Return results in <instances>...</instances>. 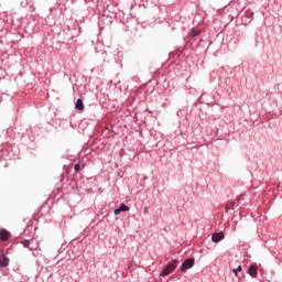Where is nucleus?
<instances>
[{
  "mask_svg": "<svg viewBox=\"0 0 282 282\" xmlns=\"http://www.w3.org/2000/svg\"><path fill=\"white\" fill-rule=\"evenodd\" d=\"M10 239V231L8 229H0V241H8Z\"/></svg>",
  "mask_w": 282,
  "mask_h": 282,
  "instance_id": "20e7f679",
  "label": "nucleus"
},
{
  "mask_svg": "<svg viewBox=\"0 0 282 282\" xmlns=\"http://www.w3.org/2000/svg\"><path fill=\"white\" fill-rule=\"evenodd\" d=\"M199 34H200V32L197 31V30H195V28H193V29L191 30V32H189V36H191L192 39H195V36H199Z\"/></svg>",
  "mask_w": 282,
  "mask_h": 282,
  "instance_id": "1a4fd4ad",
  "label": "nucleus"
},
{
  "mask_svg": "<svg viewBox=\"0 0 282 282\" xmlns=\"http://www.w3.org/2000/svg\"><path fill=\"white\" fill-rule=\"evenodd\" d=\"M119 210H120V213H129L130 208L126 204H121L119 206Z\"/></svg>",
  "mask_w": 282,
  "mask_h": 282,
  "instance_id": "9d476101",
  "label": "nucleus"
},
{
  "mask_svg": "<svg viewBox=\"0 0 282 282\" xmlns=\"http://www.w3.org/2000/svg\"><path fill=\"white\" fill-rule=\"evenodd\" d=\"M177 263H180L177 259H174L172 262H170L161 272V276H169V274H171V272L177 268Z\"/></svg>",
  "mask_w": 282,
  "mask_h": 282,
  "instance_id": "f257e3e1",
  "label": "nucleus"
},
{
  "mask_svg": "<svg viewBox=\"0 0 282 282\" xmlns=\"http://www.w3.org/2000/svg\"><path fill=\"white\" fill-rule=\"evenodd\" d=\"M224 239V232H216L213 234L212 236V241H214V243H219V241H221Z\"/></svg>",
  "mask_w": 282,
  "mask_h": 282,
  "instance_id": "39448f33",
  "label": "nucleus"
},
{
  "mask_svg": "<svg viewBox=\"0 0 282 282\" xmlns=\"http://www.w3.org/2000/svg\"><path fill=\"white\" fill-rule=\"evenodd\" d=\"M10 265V258L2 256L0 257V268H8Z\"/></svg>",
  "mask_w": 282,
  "mask_h": 282,
  "instance_id": "423d86ee",
  "label": "nucleus"
},
{
  "mask_svg": "<svg viewBox=\"0 0 282 282\" xmlns=\"http://www.w3.org/2000/svg\"><path fill=\"white\" fill-rule=\"evenodd\" d=\"M241 270H242L241 265H238L236 269H232L235 276H238L239 275L238 272H241Z\"/></svg>",
  "mask_w": 282,
  "mask_h": 282,
  "instance_id": "9b49d317",
  "label": "nucleus"
},
{
  "mask_svg": "<svg viewBox=\"0 0 282 282\" xmlns=\"http://www.w3.org/2000/svg\"><path fill=\"white\" fill-rule=\"evenodd\" d=\"M144 210H145V213H147V212H148V208L145 207Z\"/></svg>",
  "mask_w": 282,
  "mask_h": 282,
  "instance_id": "4468645a",
  "label": "nucleus"
},
{
  "mask_svg": "<svg viewBox=\"0 0 282 282\" xmlns=\"http://www.w3.org/2000/svg\"><path fill=\"white\" fill-rule=\"evenodd\" d=\"M193 265H195V259L193 258L186 259L181 265V272H186V270H191Z\"/></svg>",
  "mask_w": 282,
  "mask_h": 282,
  "instance_id": "7ed1b4c3",
  "label": "nucleus"
},
{
  "mask_svg": "<svg viewBox=\"0 0 282 282\" xmlns=\"http://www.w3.org/2000/svg\"><path fill=\"white\" fill-rule=\"evenodd\" d=\"M21 243L24 248H28L29 250H39L40 246L39 241H36L35 239L22 240Z\"/></svg>",
  "mask_w": 282,
  "mask_h": 282,
  "instance_id": "f03ea898",
  "label": "nucleus"
},
{
  "mask_svg": "<svg viewBox=\"0 0 282 282\" xmlns=\"http://www.w3.org/2000/svg\"><path fill=\"white\" fill-rule=\"evenodd\" d=\"M74 169H75L76 173L80 172V164H78V163L75 164Z\"/></svg>",
  "mask_w": 282,
  "mask_h": 282,
  "instance_id": "f8f14e48",
  "label": "nucleus"
},
{
  "mask_svg": "<svg viewBox=\"0 0 282 282\" xmlns=\"http://www.w3.org/2000/svg\"><path fill=\"white\" fill-rule=\"evenodd\" d=\"M75 109H77V111H85V104L83 102V99L78 98L76 100Z\"/></svg>",
  "mask_w": 282,
  "mask_h": 282,
  "instance_id": "0eeeda50",
  "label": "nucleus"
},
{
  "mask_svg": "<svg viewBox=\"0 0 282 282\" xmlns=\"http://www.w3.org/2000/svg\"><path fill=\"white\" fill-rule=\"evenodd\" d=\"M248 274L253 279H257V274H258L257 267L250 265L248 270Z\"/></svg>",
  "mask_w": 282,
  "mask_h": 282,
  "instance_id": "6e6552de",
  "label": "nucleus"
},
{
  "mask_svg": "<svg viewBox=\"0 0 282 282\" xmlns=\"http://www.w3.org/2000/svg\"><path fill=\"white\" fill-rule=\"evenodd\" d=\"M120 213H121V212H120L119 208L115 209V212H113L115 215H120Z\"/></svg>",
  "mask_w": 282,
  "mask_h": 282,
  "instance_id": "ddd939ff",
  "label": "nucleus"
}]
</instances>
